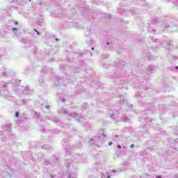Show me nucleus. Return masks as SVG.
<instances>
[{
  "instance_id": "4",
  "label": "nucleus",
  "mask_w": 178,
  "mask_h": 178,
  "mask_svg": "<svg viewBox=\"0 0 178 178\" xmlns=\"http://www.w3.org/2000/svg\"><path fill=\"white\" fill-rule=\"evenodd\" d=\"M131 148H133L134 147V145H131Z\"/></svg>"
},
{
  "instance_id": "1",
  "label": "nucleus",
  "mask_w": 178,
  "mask_h": 178,
  "mask_svg": "<svg viewBox=\"0 0 178 178\" xmlns=\"http://www.w3.org/2000/svg\"><path fill=\"white\" fill-rule=\"evenodd\" d=\"M15 118H19V113L17 112L15 113Z\"/></svg>"
},
{
  "instance_id": "7",
  "label": "nucleus",
  "mask_w": 178,
  "mask_h": 178,
  "mask_svg": "<svg viewBox=\"0 0 178 178\" xmlns=\"http://www.w3.org/2000/svg\"><path fill=\"white\" fill-rule=\"evenodd\" d=\"M94 49H95L94 47H92V51H94Z\"/></svg>"
},
{
  "instance_id": "6",
  "label": "nucleus",
  "mask_w": 178,
  "mask_h": 178,
  "mask_svg": "<svg viewBox=\"0 0 178 178\" xmlns=\"http://www.w3.org/2000/svg\"><path fill=\"white\" fill-rule=\"evenodd\" d=\"M15 24H16V26H17V24H18L17 22H15Z\"/></svg>"
},
{
  "instance_id": "2",
  "label": "nucleus",
  "mask_w": 178,
  "mask_h": 178,
  "mask_svg": "<svg viewBox=\"0 0 178 178\" xmlns=\"http://www.w3.org/2000/svg\"><path fill=\"white\" fill-rule=\"evenodd\" d=\"M117 147H118V148H120V149L122 148V147L120 146V145H118Z\"/></svg>"
},
{
  "instance_id": "5",
  "label": "nucleus",
  "mask_w": 178,
  "mask_h": 178,
  "mask_svg": "<svg viewBox=\"0 0 178 178\" xmlns=\"http://www.w3.org/2000/svg\"><path fill=\"white\" fill-rule=\"evenodd\" d=\"M156 178H162L161 176H158L156 177Z\"/></svg>"
},
{
  "instance_id": "3",
  "label": "nucleus",
  "mask_w": 178,
  "mask_h": 178,
  "mask_svg": "<svg viewBox=\"0 0 178 178\" xmlns=\"http://www.w3.org/2000/svg\"><path fill=\"white\" fill-rule=\"evenodd\" d=\"M14 30H17V28H13V31H14Z\"/></svg>"
},
{
  "instance_id": "8",
  "label": "nucleus",
  "mask_w": 178,
  "mask_h": 178,
  "mask_svg": "<svg viewBox=\"0 0 178 178\" xmlns=\"http://www.w3.org/2000/svg\"><path fill=\"white\" fill-rule=\"evenodd\" d=\"M109 145H112V143H109Z\"/></svg>"
},
{
  "instance_id": "10",
  "label": "nucleus",
  "mask_w": 178,
  "mask_h": 178,
  "mask_svg": "<svg viewBox=\"0 0 178 178\" xmlns=\"http://www.w3.org/2000/svg\"><path fill=\"white\" fill-rule=\"evenodd\" d=\"M176 69H178V67H177Z\"/></svg>"
},
{
  "instance_id": "9",
  "label": "nucleus",
  "mask_w": 178,
  "mask_h": 178,
  "mask_svg": "<svg viewBox=\"0 0 178 178\" xmlns=\"http://www.w3.org/2000/svg\"><path fill=\"white\" fill-rule=\"evenodd\" d=\"M38 34H40V33L39 32H37Z\"/></svg>"
}]
</instances>
